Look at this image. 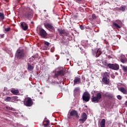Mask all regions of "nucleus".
Returning a JSON list of instances; mask_svg holds the SVG:
<instances>
[{
	"mask_svg": "<svg viewBox=\"0 0 127 127\" xmlns=\"http://www.w3.org/2000/svg\"><path fill=\"white\" fill-rule=\"evenodd\" d=\"M26 12L23 14L24 18L28 19V20H31V19L33 17V13L32 12V9L29 7L25 8Z\"/></svg>",
	"mask_w": 127,
	"mask_h": 127,
	"instance_id": "obj_1",
	"label": "nucleus"
},
{
	"mask_svg": "<svg viewBox=\"0 0 127 127\" xmlns=\"http://www.w3.org/2000/svg\"><path fill=\"white\" fill-rule=\"evenodd\" d=\"M103 96L102 95V92H98L96 93V96L93 95L91 98V102L92 103H98L102 102V99Z\"/></svg>",
	"mask_w": 127,
	"mask_h": 127,
	"instance_id": "obj_2",
	"label": "nucleus"
},
{
	"mask_svg": "<svg viewBox=\"0 0 127 127\" xmlns=\"http://www.w3.org/2000/svg\"><path fill=\"white\" fill-rule=\"evenodd\" d=\"M15 55L17 59H22V58H24V57H25L24 50L21 48L18 49L16 51Z\"/></svg>",
	"mask_w": 127,
	"mask_h": 127,
	"instance_id": "obj_3",
	"label": "nucleus"
},
{
	"mask_svg": "<svg viewBox=\"0 0 127 127\" xmlns=\"http://www.w3.org/2000/svg\"><path fill=\"white\" fill-rule=\"evenodd\" d=\"M58 32L60 34V36H63L64 35L65 36H68V35H69V32L64 29H58Z\"/></svg>",
	"mask_w": 127,
	"mask_h": 127,
	"instance_id": "obj_4",
	"label": "nucleus"
},
{
	"mask_svg": "<svg viewBox=\"0 0 127 127\" xmlns=\"http://www.w3.org/2000/svg\"><path fill=\"white\" fill-rule=\"evenodd\" d=\"M90 99H91V95H90V93H89L88 91L84 92L82 95L83 101H85V102H89Z\"/></svg>",
	"mask_w": 127,
	"mask_h": 127,
	"instance_id": "obj_5",
	"label": "nucleus"
},
{
	"mask_svg": "<svg viewBox=\"0 0 127 127\" xmlns=\"http://www.w3.org/2000/svg\"><path fill=\"white\" fill-rule=\"evenodd\" d=\"M64 75H65V70L64 69H61L55 72L54 78H58L59 76H64Z\"/></svg>",
	"mask_w": 127,
	"mask_h": 127,
	"instance_id": "obj_6",
	"label": "nucleus"
},
{
	"mask_svg": "<svg viewBox=\"0 0 127 127\" xmlns=\"http://www.w3.org/2000/svg\"><path fill=\"white\" fill-rule=\"evenodd\" d=\"M32 99L29 97H27L25 99L24 104L26 107H31L32 105Z\"/></svg>",
	"mask_w": 127,
	"mask_h": 127,
	"instance_id": "obj_7",
	"label": "nucleus"
},
{
	"mask_svg": "<svg viewBox=\"0 0 127 127\" xmlns=\"http://www.w3.org/2000/svg\"><path fill=\"white\" fill-rule=\"evenodd\" d=\"M93 55H95V57H99V56L102 54V52L100 49H96L92 50Z\"/></svg>",
	"mask_w": 127,
	"mask_h": 127,
	"instance_id": "obj_8",
	"label": "nucleus"
},
{
	"mask_svg": "<svg viewBox=\"0 0 127 127\" xmlns=\"http://www.w3.org/2000/svg\"><path fill=\"white\" fill-rule=\"evenodd\" d=\"M109 69H112V70H115L117 71L120 69V65L117 64H111Z\"/></svg>",
	"mask_w": 127,
	"mask_h": 127,
	"instance_id": "obj_9",
	"label": "nucleus"
},
{
	"mask_svg": "<svg viewBox=\"0 0 127 127\" xmlns=\"http://www.w3.org/2000/svg\"><path fill=\"white\" fill-rule=\"evenodd\" d=\"M81 118L82 119H80L79 121L82 122V123L83 124V123H85V122L87 121V119H88L87 114L85 112L83 113L81 115Z\"/></svg>",
	"mask_w": 127,
	"mask_h": 127,
	"instance_id": "obj_10",
	"label": "nucleus"
},
{
	"mask_svg": "<svg viewBox=\"0 0 127 127\" xmlns=\"http://www.w3.org/2000/svg\"><path fill=\"white\" fill-rule=\"evenodd\" d=\"M69 115L70 117H73L74 116L77 119L80 118V116L78 115V112L76 110L71 111L69 113Z\"/></svg>",
	"mask_w": 127,
	"mask_h": 127,
	"instance_id": "obj_11",
	"label": "nucleus"
},
{
	"mask_svg": "<svg viewBox=\"0 0 127 127\" xmlns=\"http://www.w3.org/2000/svg\"><path fill=\"white\" fill-rule=\"evenodd\" d=\"M21 27L23 30H27L28 29V25L25 22H21L20 23Z\"/></svg>",
	"mask_w": 127,
	"mask_h": 127,
	"instance_id": "obj_12",
	"label": "nucleus"
},
{
	"mask_svg": "<svg viewBox=\"0 0 127 127\" xmlns=\"http://www.w3.org/2000/svg\"><path fill=\"white\" fill-rule=\"evenodd\" d=\"M45 26L47 28H49V29H51L52 31H55V28L53 26V24L52 23H47L45 25Z\"/></svg>",
	"mask_w": 127,
	"mask_h": 127,
	"instance_id": "obj_13",
	"label": "nucleus"
},
{
	"mask_svg": "<svg viewBox=\"0 0 127 127\" xmlns=\"http://www.w3.org/2000/svg\"><path fill=\"white\" fill-rule=\"evenodd\" d=\"M40 35L41 37H46L47 36V33H46V31L44 29H40Z\"/></svg>",
	"mask_w": 127,
	"mask_h": 127,
	"instance_id": "obj_14",
	"label": "nucleus"
},
{
	"mask_svg": "<svg viewBox=\"0 0 127 127\" xmlns=\"http://www.w3.org/2000/svg\"><path fill=\"white\" fill-rule=\"evenodd\" d=\"M43 124L44 127H48L50 126V121L47 118H45Z\"/></svg>",
	"mask_w": 127,
	"mask_h": 127,
	"instance_id": "obj_15",
	"label": "nucleus"
},
{
	"mask_svg": "<svg viewBox=\"0 0 127 127\" xmlns=\"http://www.w3.org/2000/svg\"><path fill=\"white\" fill-rule=\"evenodd\" d=\"M102 82H103L105 85H109V84H110V79H108V77H106V76H103Z\"/></svg>",
	"mask_w": 127,
	"mask_h": 127,
	"instance_id": "obj_16",
	"label": "nucleus"
},
{
	"mask_svg": "<svg viewBox=\"0 0 127 127\" xmlns=\"http://www.w3.org/2000/svg\"><path fill=\"white\" fill-rule=\"evenodd\" d=\"M79 83H81V78L80 77H75L73 80V85H75L76 84H79Z\"/></svg>",
	"mask_w": 127,
	"mask_h": 127,
	"instance_id": "obj_17",
	"label": "nucleus"
},
{
	"mask_svg": "<svg viewBox=\"0 0 127 127\" xmlns=\"http://www.w3.org/2000/svg\"><path fill=\"white\" fill-rule=\"evenodd\" d=\"M10 92L13 95H17V94H19V90H18V89H12L10 90Z\"/></svg>",
	"mask_w": 127,
	"mask_h": 127,
	"instance_id": "obj_18",
	"label": "nucleus"
},
{
	"mask_svg": "<svg viewBox=\"0 0 127 127\" xmlns=\"http://www.w3.org/2000/svg\"><path fill=\"white\" fill-rule=\"evenodd\" d=\"M27 66H28L27 70L28 71H32L33 70V69H34V66L31 65V64H30L29 63L27 64Z\"/></svg>",
	"mask_w": 127,
	"mask_h": 127,
	"instance_id": "obj_19",
	"label": "nucleus"
},
{
	"mask_svg": "<svg viewBox=\"0 0 127 127\" xmlns=\"http://www.w3.org/2000/svg\"><path fill=\"white\" fill-rule=\"evenodd\" d=\"M100 127H106V120L105 119L102 120L100 123Z\"/></svg>",
	"mask_w": 127,
	"mask_h": 127,
	"instance_id": "obj_20",
	"label": "nucleus"
},
{
	"mask_svg": "<svg viewBox=\"0 0 127 127\" xmlns=\"http://www.w3.org/2000/svg\"><path fill=\"white\" fill-rule=\"evenodd\" d=\"M119 91H120V92H122V93H123L124 95H127V89H125L124 87H121L119 89Z\"/></svg>",
	"mask_w": 127,
	"mask_h": 127,
	"instance_id": "obj_21",
	"label": "nucleus"
},
{
	"mask_svg": "<svg viewBox=\"0 0 127 127\" xmlns=\"http://www.w3.org/2000/svg\"><path fill=\"white\" fill-rule=\"evenodd\" d=\"M112 27L113 28H121V26L119 25L117 23H113L112 24Z\"/></svg>",
	"mask_w": 127,
	"mask_h": 127,
	"instance_id": "obj_22",
	"label": "nucleus"
},
{
	"mask_svg": "<svg viewBox=\"0 0 127 127\" xmlns=\"http://www.w3.org/2000/svg\"><path fill=\"white\" fill-rule=\"evenodd\" d=\"M126 8H127V6L124 5L120 6V8H118L119 10H121V11H125Z\"/></svg>",
	"mask_w": 127,
	"mask_h": 127,
	"instance_id": "obj_23",
	"label": "nucleus"
},
{
	"mask_svg": "<svg viewBox=\"0 0 127 127\" xmlns=\"http://www.w3.org/2000/svg\"><path fill=\"white\" fill-rule=\"evenodd\" d=\"M103 65H104V66H105V67H106L107 68H109L111 66V64H108V62H107V61H105L103 64Z\"/></svg>",
	"mask_w": 127,
	"mask_h": 127,
	"instance_id": "obj_24",
	"label": "nucleus"
},
{
	"mask_svg": "<svg viewBox=\"0 0 127 127\" xmlns=\"http://www.w3.org/2000/svg\"><path fill=\"white\" fill-rule=\"evenodd\" d=\"M4 19V14L2 12H0V21L3 20Z\"/></svg>",
	"mask_w": 127,
	"mask_h": 127,
	"instance_id": "obj_25",
	"label": "nucleus"
},
{
	"mask_svg": "<svg viewBox=\"0 0 127 127\" xmlns=\"http://www.w3.org/2000/svg\"><path fill=\"white\" fill-rule=\"evenodd\" d=\"M36 58V56H33L32 57H31L29 59V62L30 63L33 62L35 60Z\"/></svg>",
	"mask_w": 127,
	"mask_h": 127,
	"instance_id": "obj_26",
	"label": "nucleus"
},
{
	"mask_svg": "<svg viewBox=\"0 0 127 127\" xmlns=\"http://www.w3.org/2000/svg\"><path fill=\"white\" fill-rule=\"evenodd\" d=\"M120 66L122 67L123 71L124 72H127V66L123 65L122 64H121Z\"/></svg>",
	"mask_w": 127,
	"mask_h": 127,
	"instance_id": "obj_27",
	"label": "nucleus"
},
{
	"mask_svg": "<svg viewBox=\"0 0 127 127\" xmlns=\"http://www.w3.org/2000/svg\"><path fill=\"white\" fill-rule=\"evenodd\" d=\"M107 97H108V99L109 100H111V99H113L114 98V95H113L112 94L108 93Z\"/></svg>",
	"mask_w": 127,
	"mask_h": 127,
	"instance_id": "obj_28",
	"label": "nucleus"
},
{
	"mask_svg": "<svg viewBox=\"0 0 127 127\" xmlns=\"http://www.w3.org/2000/svg\"><path fill=\"white\" fill-rule=\"evenodd\" d=\"M103 77H105L106 78H108V77H110V73L107 72H105L104 73V75Z\"/></svg>",
	"mask_w": 127,
	"mask_h": 127,
	"instance_id": "obj_29",
	"label": "nucleus"
},
{
	"mask_svg": "<svg viewBox=\"0 0 127 127\" xmlns=\"http://www.w3.org/2000/svg\"><path fill=\"white\" fill-rule=\"evenodd\" d=\"M11 100V97H7L6 99H4L5 102H10Z\"/></svg>",
	"mask_w": 127,
	"mask_h": 127,
	"instance_id": "obj_30",
	"label": "nucleus"
},
{
	"mask_svg": "<svg viewBox=\"0 0 127 127\" xmlns=\"http://www.w3.org/2000/svg\"><path fill=\"white\" fill-rule=\"evenodd\" d=\"M80 90V88L79 87H76L74 90V93H77V92H79Z\"/></svg>",
	"mask_w": 127,
	"mask_h": 127,
	"instance_id": "obj_31",
	"label": "nucleus"
},
{
	"mask_svg": "<svg viewBox=\"0 0 127 127\" xmlns=\"http://www.w3.org/2000/svg\"><path fill=\"white\" fill-rule=\"evenodd\" d=\"M10 31V28L8 27L4 29V31H6V32H8V31Z\"/></svg>",
	"mask_w": 127,
	"mask_h": 127,
	"instance_id": "obj_32",
	"label": "nucleus"
},
{
	"mask_svg": "<svg viewBox=\"0 0 127 127\" xmlns=\"http://www.w3.org/2000/svg\"><path fill=\"white\" fill-rule=\"evenodd\" d=\"M44 44L46 45L48 47L50 45V43L48 42L45 41Z\"/></svg>",
	"mask_w": 127,
	"mask_h": 127,
	"instance_id": "obj_33",
	"label": "nucleus"
},
{
	"mask_svg": "<svg viewBox=\"0 0 127 127\" xmlns=\"http://www.w3.org/2000/svg\"><path fill=\"white\" fill-rule=\"evenodd\" d=\"M92 17L93 19H96L97 18V16H96V14H92Z\"/></svg>",
	"mask_w": 127,
	"mask_h": 127,
	"instance_id": "obj_34",
	"label": "nucleus"
},
{
	"mask_svg": "<svg viewBox=\"0 0 127 127\" xmlns=\"http://www.w3.org/2000/svg\"><path fill=\"white\" fill-rule=\"evenodd\" d=\"M79 27L81 30H84V29H85V27H84V26L83 25H80L79 26Z\"/></svg>",
	"mask_w": 127,
	"mask_h": 127,
	"instance_id": "obj_35",
	"label": "nucleus"
},
{
	"mask_svg": "<svg viewBox=\"0 0 127 127\" xmlns=\"http://www.w3.org/2000/svg\"><path fill=\"white\" fill-rule=\"evenodd\" d=\"M121 62H122V63L125 64L126 63V60H124V59H121L120 60Z\"/></svg>",
	"mask_w": 127,
	"mask_h": 127,
	"instance_id": "obj_36",
	"label": "nucleus"
},
{
	"mask_svg": "<svg viewBox=\"0 0 127 127\" xmlns=\"http://www.w3.org/2000/svg\"><path fill=\"white\" fill-rule=\"evenodd\" d=\"M117 98L118 99V100H122V97L121 96V95H118Z\"/></svg>",
	"mask_w": 127,
	"mask_h": 127,
	"instance_id": "obj_37",
	"label": "nucleus"
},
{
	"mask_svg": "<svg viewBox=\"0 0 127 127\" xmlns=\"http://www.w3.org/2000/svg\"><path fill=\"white\" fill-rule=\"evenodd\" d=\"M109 94V92H106L104 95V97H108V95Z\"/></svg>",
	"mask_w": 127,
	"mask_h": 127,
	"instance_id": "obj_38",
	"label": "nucleus"
},
{
	"mask_svg": "<svg viewBox=\"0 0 127 127\" xmlns=\"http://www.w3.org/2000/svg\"><path fill=\"white\" fill-rule=\"evenodd\" d=\"M116 22H117V23H120V22H121V21H120L119 20H117L116 21Z\"/></svg>",
	"mask_w": 127,
	"mask_h": 127,
	"instance_id": "obj_39",
	"label": "nucleus"
},
{
	"mask_svg": "<svg viewBox=\"0 0 127 127\" xmlns=\"http://www.w3.org/2000/svg\"><path fill=\"white\" fill-rule=\"evenodd\" d=\"M76 2H78V1H82V0H74Z\"/></svg>",
	"mask_w": 127,
	"mask_h": 127,
	"instance_id": "obj_40",
	"label": "nucleus"
},
{
	"mask_svg": "<svg viewBox=\"0 0 127 127\" xmlns=\"http://www.w3.org/2000/svg\"><path fill=\"white\" fill-rule=\"evenodd\" d=\"M4 1H5L6 2H8L9 1V0H3Z\"/></svg>",
	"mask_w": 127,
	"mask_h": 127,
	"instance_id": "obj_41",
	"label": "nucleus"
},
{
	"mask_svg": "<svg viewBox=\"0 0 127 127\" xmlns=\"http://www.w3.org/2000/svg\"><path fill=\"white\" fill-rule=\"evenodd\" d=\"M73 17H74L75 18H77V17H78V16L76 15H74L73 16Z\"/></svg>",
	"mask_w": 127,
	"mask_h": 127,
	"instance_id": "obj_42",
	"label": "nucleus"
},
{
	"mask_svg": "<svg viewBox=\"0 0 127 127\" xmlns=\"http://www.w3.org/2000/svg\"><path fill=\"white\" fill-rule=\"evenodd\" d=\"M125 106L127 107V101L125 102Z\"/></svg>",
	"mask_w": 127,
	"mask_h": 127,
	"instance_id": "obj_43",
	"label": "nucleus"
},
{
	"mask_svg": "<svg viewBox=\"0 0 127 127\" xmlns=\"http://www.w3.org/2000/svg\"><path fill=\"white\" fill-rule=\"evenodd\" d=\"M31 23L32 24H33V23H34V22L33 21H32V22H31Z\"/></svg>",
	"mask_w": 127,
	"mask_h": 127,
	"instance_id": "obj_44",
	"label": "nucleus"
},
{
	"mask_svg": "<svg viewBox=\"0 0 127 127\" xmlns=\"http://www.w3.org/2000/svg\"><path fill=\"white\" fill-rule=\"evenodd\" d=\"M108 58H111V57L110 56H108Z\"/></svg>",
	"mask_w": 127,
	"mask_h": 127,
	"instance_id": "obj_45",
	"label": "nucleus"
},
{
	"mask_svg": "<svg viewBox=\"0 0 127 127\" xmlns=\"http://www.w3.org/2000/svg\"><path fill=\"white\" fill-rule=\"evenodd\" d=\"M90 20H93V19H90Z\"/></svg>",
	"mask_w": 127,
	"mask_h": 127,
	"instance_id": "obj_46",
	"label": "nucleus"
},
{
	"mask_svg": "<svg viewBox=\"0 0 127 127\" xmlns=\"http://www.w3.org/2000/svg\"><path fill=\"white\" fill-rule=\"evenodd\" d=\"M44 11L46 12V10H44Z\"/></svg>",
	"mask_w": 127,
	"mask_h": 127,
	"instance_id": "obj_47",
	"label": "nucleus"
}]
</instances>
